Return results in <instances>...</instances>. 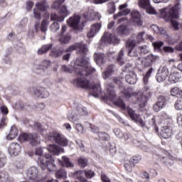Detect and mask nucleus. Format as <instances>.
<instances>
[{
    "instance_id": "obj_61",
    "label": "nucleus",
    "mask_w": 182,
    "mask_h": 182,
    "mask_svg": "<svg viewBox=\"0 0 182 182\" xmlns=\"http://www.w3.org/2000/svg\"><path fill=\"white\" fill-rule=\"evenodd\" d=\"M134 143L136 147H141L144 151H149V148L144 145H142L141 142L135 140L134 141Z\"/></svg>"
},
{
    "instance_id": "obj_7",
    "label": "nucleus",
    "mask_w": 182,
    "mask_h": 182,
    "mask_svg": "<svg viewBox=\"0 0 182 182\" xmlns=\"http://www.w3.org/2000/svg\"><path fill=\"white\" fill-rule=\"evenodd\" d=\"M20 141H28L31 146H38L41 143V137L36 133H23L19 136Z\"/></svg>"
},
{
    "instance_id": "obj_6",
    "label": "nucleus",
    "mask_w": 182,
    "mask_h": 182,
    "mask_svg": "<svg viewBox=\"0 0 182 182\" xmlns=\"http://www.w3.org/2000/svg\"><path fill=\"white\" fill-rule=\"evenodd\" d=\"M155 156L158 158L157 160H159L164 166H166L167 167L170 166H173V157L170 156V154L167 152V151L164 149L159 150Z\"/></svg>"
},
{
    "instance_id": "obj_43",
    "label": "nucleus",
    "mask_w": 182,
    "mask_h": 182,
    "mask_svg": "<svg viewBox=\"0 0 182 182\" xmlns=\"http://www.w3.org/2000/svg\"><path fill=\"white\" fill-rule=\"evenodd\" d=\"M48 26H49V22L46 19H43L41 23L40 30L43 32V33H46L48 31Z\"/></svg>"
},
{
    "instance_id": "obj_26",
    "label": "nucleus",
    "mask_w": 182,
    "mask_h": 182,
    "mask_svg": "<svg viewBox=\"0 0 182 182\" xmlns=\"http://www.w3.org/2000/svg\"><path fill=\"white\" fill-rule=\"evenodd\" d=\"M151 97V92H149L148 95H140L137 98L136 103H138L139 107H144L149 100V98Z\"/></svg>"
},
{
    "instance_id": "obj_20",
    "label": "nucleus",
    "mask_w": 182,
    "mask_h": 182,
    "mask_svg": "<svg viewBox=\"0 0 182 182\" xmlns=\"http://www.w3.org/2000/svg\"><path fill=\"white\" fill-rule=\"evenodd\" d=\"M129 6V4L127 3H124V4H121L119 6V11L114 16V19H117L120 16H126V15H129L130 13V9H126Z\"/></svg>"
},
{
    "instance_id": "obj_23",
    "label": "nucleus",
    "mask_w": 182,
    "mask_h": 182,
    "mask_svg": "<svg viewBox=\"0 0 182 182\" xmlns=\"http://www.w3.org/2000/svg\"><path fill=\"white\" fill-rule=\"evenodd\" d=\"M33 93L37 97L46 99L49 97V92L45 87L33 88Z\"/></svg>"
},
{
    "instance_id": "obj_63",
    "label": "nucleus",
    "mask_w": 182,
    "mask_h": 182,
    "mask_svg": "<svg viewBox=\"0 0 182 182\" xmlns=\"http://www.w3.org/2000/svg\"><path fill=\"white\" fill-rule=\"evenodd\" d=\"M164 107L163 106V105L160 104V102H156L155 105H154L153 106V109L154 110V112H160V110H161V109H163Z\"/></svg>"
},
{
    "instance_id": "obj_33",
    "label": "nucleus",
    "mask_w": 182,
    "mask_h": 182,
    "mask_svg": "<svg viewBox=\"0 0 182 182\" xmlns=\"http://www.w3.org/2000/svg\"><path fill=\"white\" fill-rule=\"evenodd\" d=\"M171 28L173 31L182 32V22L177 20H171Z\"/></svg>"
},
{
    "instance_id": "obj_38",
    "label": "nucleus",
    "mask_w": 182,
    "mask_h": 182,
    "mask_svg": "<svg viewBox=\"0 0 182 182\" xmlns=\"http://www.w3.org/2000/svg\"><path fill=\"white\" fill-rule=\"evenodd\" d=\"M34 127L36 130L38 132V133H41V134L43 136V137H46V134H47L46 129H45L43 127H42V124H41V123L39 122L34 123Z\"/></svg>"
},
{
    "instance_id": "obj_36",
    "label": "nucleus",
    "mask_w": 182,
    "mask_h": 182,
    "mask_svg": "<svg viewBox=\"0 0 182 182\" xmlns=\"http://www.w3.org/2000/svg\"><path fill=\"white\" fill-rule=\"evenodd\" d=\"M115 62H117L119 65H124V48H122L118 53V55L115 59Z\"/></svg>"
},
{
    "instance_id": "obj_40",
    "label": "nucleus",
    "mask_w": 182,
    "mask_h": 182,
    "mask_svg": "<svg viewBox=\"0 0 182 182\" xmlns=\"http://www.w3.org/2000/svg\"><path fill=\"white\" fill-rule=\"evenodd\" d=\"M153 68H151L146 74L144 75L143 77V83L144 85H148L149 84V79H150V76H151V73H153Z\"/></svg>"
},
{
    "instance_id": "obj_55",
    "label": "nucleus",
    "mask_w": 182,
    "mask_h": 182,
    "mask_svg": "<svg viewBox=\"0 0 182 182\" xmlns=\"http://www.w3.org/2000/svg\"><path fill=\"white\" fill-rule=\"evenodd\" d=\"M5 164H6V157L2 152H0V168L4 167Z\"/></svg>"
},
{
    "instance_id": "obj_59",
    "label": "nucleus",
    "mask_w": 182,
    "mask_h": 182,
    "mask_svg": "<svg viewBox=\"0 0 182 182\" xmlns=\"http://www.w3.org/2000/svg\"><path fill=\"white\" fill-rule=\"evenodd\" d=\"M0 176L4 178L1 180L2 182H6L9 180V174H8V172L5 171H0Z\"/></svg>"
},
{
    "instance_id": "obj_42",
    "label": "nucleus",
    "mask_w": 182,
    "mask_h": 182,
    "mask_svg": "<svg viewBox=\"0 0 182 182\" xmlns=\"http://www.w3.org/2000/svg\"><path fill=\"white\" fill-rule=\"evenodd\" d=\"M50 49H52V44L45 45L38 50V55H43V53H46Z\"/></svg>"
},
{
    "instance_id": "obj_39",
    "label": "nucleus",
    "mask_w": 182,
    "mask_h": 182,
    "mask_svg": "<svg viewBox=\"0 0 182 182\" xmlns=\"http://www.w3.org/2000/svg\"><path fill=\"white\" fill-rule=\"evenodd\" d=\"M170 83H177L180 80V74L178 73H171L168 77Z\"/></svg>"
},
{
    "instance_id": "obj_22",
    "label": "nucleus",
    "mask_w": 182,
    "mask_h": 182,
    "mask_svg": "<svg viewBox=\"0 0 182 182\" xmlns=\"http://www.w3.org/2000/svg\"><path fill=\"white\" fill-rule=\"evenodd\" d=\"M90 15L83 14V16L86 21H100L102 16L99 14L97 11H95L93 9L89 10Z\"/></svg>"
},
{
    "instance_id": "obj_17",
    "label": "nucleus",
    "mask_w": 182,
    "mask_h": 182,
    "mask_svg": "<svg viewBox=\"0 0 182 182\" xmlns=\"http://www.w3.org/2000/svg\"><path fill=\"white\" fill-rule=\"evenodd\" d=\"M131 21L135 26H141V25H143L140 13H139L136 10H133L131 11Z\"/></svg>"
},
{
    "instance_id": "obj_49",
    "label": "nucleus",
    "mask_w": 182,
    "mask_h": 182,
    "mask_svg": "<svg viewBox=\"0 0 182 182\" xmlns=\"http://www.w3.org/2000/svg\"><path fill=\"white\" fill-rule=\"evenodd\" d=\"M134 164H133L131 161H129V162L125 163L124 164V167H125V170H127V171H128V173H132V171H133V168L134 167Z\"/></svg>"
},
{
    "instance_id": "obj_19",
    "label": "nucleus",
    "mask_w": 182,
    "mask_h": 182,
    "mask_svg": "<svg viewBox=\"0 0 182 182\" xmlns=\"http://www.w3.org/2000/svg\"><path fill=\"white\" fill-rule=\"evenodd\" d=\"M68 25L73 29L78 30L79 29V23H80V16L74 15L69 18L67 21Z\"/></svg>"
},
{
    "instance_id": "obj_1",
    "label": "nucleus",
    "mask_w": 182,
    "mask_h": 182,
    "mask_svg": "<svg viewBox=\"0 0 182 182\" xmlns=\"http://www.w3.org/2000/svg\"><path fill=\"white\" fill-rule=\"evenodd\" d=\"M74 70L77 76H82V77L75 79L73 80V85L77 86V87H82V89H89L90 84L89 83V80L85 78V76L96 72V69L92 68L87 59L79 57L74 62Z\"/></svg>"
},
{
    "instance_id": "obj_3",
    "label": "nucleus",
    "mask_w": 182,
    "mask_h": 182,
    "mask_svg": "<svg viewBox=\"0 0 182 182\" xmlns=\"http://www.w3.org/2000/svg\"><path fill=\"white\" fill-rule=\"evenodd\" d=\"M180 4H176L168 11L166 9L159 10V14L165 21H173V19H178L180 18Z\"/></svg>"
},
{
    "instance_id": "obj_31",
    "label": "nucleus",
    "mask_w": 182,
    "mask_h": 182,
    "mask_svg": "<svg viewBox=\"0 0 182 182\" xmlns=\"http://www.w3.org/2000/svg\"><path fill=\"white\" fill-rule=\"evenodd\" d=\"M18 133L19 131L18 130L16 126L13 125L6 136L7 140H14V139H16L18 136Z\"/></svg>"
},
{
    "instance_id": "obj_46",
    "label": "nucleus",
    "mask_w": 182,
    "mask_h": 182,
    "mask_svg": "<svg viewBox=\"0 0 182 182\" xmlns=\"http://www.w3.org/2000/svg\"><path fill=\"white\" fill-rule=\"evenodd\" d=\"M138 5L140 8L146 9L148 6H150V0H139Z\"/></svg>"
},
{
    "instance_id": "obj_51",
    "label": "nucleus",
    "mask_w": 182,
    "mask_h": 182,
    "mask_svg": "<svg viewBox=\"0 0 182 182\" xmlns=\"http://www.w3.org/2000/svg\"><path fill=\"white\" fill-rule=\"evenodd\" d=\"M129 161H131L134 166L137 164V163H140L141 161V156L140 155H136L133 156Z\"/></svg>"
},
{
    "instance_id": "obj_34",
    "label": "nucleus",
    "mask_w": 182,
    "mask_h": 182,
    "mask_svg": "<svg viewBox=\"0 0 182 182\" xmlns=\"http://www.w3.org/2000/svg\"><path fill=\"white\" fill-rule=\"evenodd\" d=\"M36 7L38 11H41V12H45V11H46V9L49 8V5H48L46 0H42L41 1L36 4Z\"/></svg>"
},
{
    "instance_id": "obj_54",
    "label": "nucleus",
    "mask_w": 182,
    "mask_h": 182,
    "mask_svg": "<svg viewBox=\"0 0 182 182\" xmlns=\"http://www.w3.org/2000/svg\"><path fill=\"white\" fill-rule=\"evenodd\" d=\"M28 25V18H23L18 24L20 29H25Z\"/></svg>"
},
{
    "instance_id": "obj_15",
    "label": "nucleus",
    "mask_w": 182,
    "mask_h": 182,
    "mask_svg": "<svg viewBox=\"0 0 182 182\" xmlns=\"http://www.w3.org/2000/svg\"><path fill=\"white\" fill-rule=\"evenodd\" d=\"M122 78L120 77L113 78L114 83H115V85H118L121 93H123L127 99L129 97H132L133 94L129 92V90H125L124 86H123V83L122 82Z\"/></svg>"
},
{
    "instance_id": "obj_18",
    "label": "nucleus",
    "mask_w": 182,
    "mask_h": 182,
    "mask_svg": "<svg viewBox=\"0 0 182 182\" xmlns=\"http://www.w3.org/2000/svg\"><path fill=\"white\" fill-rule=\"evenodd\" d=\"M102 24L99 23L91 25L90 29L87 34V38H89L90 39L92 38H95V36H96L99 33V32H100Z\"/></svg>"
},
{
    "instance_id": "obj_35",
    "label": "nucleus",
    "mask_w": 182,
    "mask_h": 182,
    "mask_svg": "<svg viewBox=\"0 0 182 182\" xmlns=\"http://www.w3.org/2000/svg\"><path fill=\"white\" fill-rule=\"evenodd\" d=\"M59 162L63 167L69 168L73 167L74 166L73 163H72V161H70V159L66 156H62V161L59 160Z\"/></svg>"
},
{
    "instance_id": "obj_48",
    "label": "nucleus",
    "mask_w": 182,
    "mask_h": 182,
    "mask_svg": "<svg viewBox=\"0 0 182 182\" xmlns=\"http://www.w3.org/2000/svg\"><path fill=\"white\" fill-rule=\"evenodd\" d=\"M167 100H168V97H164V95H160L158 97V103H159L160 105H162L164 107L167 104Z\"/></svg>"
},
{
    "instance_id": "obj_60",
    "label": "nucleus",
    "mask_w": 182,
    "mask_h": 182,
    "mask_svg": "<svg viewBox=\"0 0 182 182\" xmlns=\"http://www.w3.org/2000/svg\"><path fill=\"white\" fill-rule=\"evenodd\" d=\"M175 109L176 110H182V97H180L175 102Z\"/></svg>"
},
{
    "instance_id": "obj_2",
    "label": "nucleus",
    "mask_w": 182,
    "mask_h": 182,
    "mask_svg": "<svg viewBox=\"0 0 182 182\" xmlns=\"http://www.w3.org/2000/svg\"><path fill=\"white\" fill-rule=\"evenodd\" d=\"M105 87L107 90L105 92L104 99H106V100H110L111 102H114V105H115V106H117L118 107H120L122 110H127L130 119H132L133 122H135V123L139 124L141 127H144V126H146V123L143 121L141 117H140V115L136 113V111L133 110V109L130 107L126 108V104H124L122 99H119L115 101L116 91L114 90V86H113V84H107L105 85Z\"/></svg>"
},
{
    "instance_id": "obj_9",
    "label": "nucleus",
    "mask_w": 182,
    "mask_h": 182,
    "mask_svg": "<svg viewBox=\"0 0 182 182\" xmlns=\"http://www.w3.org/2000/svg\"><path fill=\"white\" fill-rule=\"evenodd\" d=\"M59 9V15L60 16H58V14L53 13L51 14L50 16V19L51 21H57L58 22H63V21H65V18H66V16H68V15L69 14V11L68 10V7H66V6L65 5H61L60 6Z\"/></svg>"
},
{
    "instance_id": "obj_44",
    "label": "nucleus",
    "mask_w": 182,
    "mask_h": 182,
    "mask_svg": "<svg viewBox=\"0 0 182 182\" xmlns=\"http://www.w3.org/2000/svg\"><path fill=\"white\" fill-rule=\"evenodd\" d=\"M35 154L36 156H38V161H37L38 164H39V161L41 157L43 160H45V156H43V150H42V148H36Z\"/></svg>"
},
{
    "instance_id": "obj_10",
    "label": "nucleus",
    "mask_w": 182,
    "mask_h": 182,
    "mask_svg": "<svg viewBox=\"0 0 182 182\" xmlns=\"http://www.w3.org/2000/svg\"><path fill=\"white\" fill-rule=\"evenodd\" d=\"M78 48V54L81 56H86L87 55L88 49L87 46L83 43H80L76 45H72L68 47L67 49L64 50V52H73V50H76Z\"/></svg>"
},
{
    "instance_id": "obj_32",
    "label": "nucleus",
    "mask_w": 182,
    "mask_h": 182,
    "mask_svg": "<svg viewBox=\"0 0 182 182\" xmlns=\"http://www.w3.org/2000/svg\"><path fill=\"white\" fill-rule=\"evenodd\" d=\"M94 60L97 65L100 66V65H103L105 62H106V56L103 53H95L94 54Z\"/></svg>"
},
{
    "instance_id": "obj_30",
    "label": "nucleus",
    "mask_w": 182,
    "mask_h": 182,
    "mask_svg": "<svg viewBox=\"0 0 182 182\" xmlns=\"http://www.w3.org/2000/svg\"><path fill=\"white\" fill-rule=\"evenodd\" d=\"M126 82L129 85H136L137 82V75L134 72L130 71L129 73L125 76Z\"/></svg>"
},
{
    "instance_id": "obj_25",
    "label": "nucleus",
    "mask_w": 182,
    "mask_h": 182,
    "mask_svg": "<svg viewBox=\"0 0 182 182\" xmlns=\"http://www.w3.org/2000/svg\"><path fill=\"white\" fill-rule=\"evenodd\" d=\"M132 29L127 26L121 25L117 28V32L119 36H129Z\"/></svg>"
},
{
    "instance_id": "obj_29",
    "label": "nucleus",
    "mask_w": 182,
    "mask_h": 182,
    "mask_svg": "<svg viewBox=\"0 0 182 182\" xmlns=\"http://www.w3.org/2000/svg\"><path fill=\"white\" fill-rule=\"evenodd\" d=\"M90 94L94 97H99V95H102V88L100 87V84L97 83L92 85L90 91Z\"/></svg>"
},
{
    "instance_id": "obj_5",
    "label": "nucleus",
    "mask_w": 182,
    "mask_h": 182,
    "mask_svg": "<svg viewBox=\"0 0 182 182\" xmlns=\"http://www.w3.org/2000/svg\"><path fill=\"white\" fill-rule=\"evenodd\" d=\"M87 110H86V107H82V105H78L76 111L71 112L68 114V118L70 122L75 123V122H79L82 116H87Z\"/></svg>"
},
{
    "instance_id": "obj_28",
    "label": "nucleus",
    "mask_w": 182,
    "mask_h": 182,
    "mask_svg": "<svg viewBox=\"0 0 182 182\" xmlns=\"http://www.w3.org/2000/svg\"><path fill=\"white\" fill-rule=\"evenodd\" d=\"M171 129L168 126H164L161 128L160 136L162 139H170L171 137Z\"/></svg>"
},
{
    "instance_id": "obj_53",
    "label": "nucleus",
    "mask_w": 182,
    "mask_h": 182,
    "mask_svg": "<svg viewBox=\"0 0 182 182\" xmlns=\"http://www.w3.org/2000/svg\"><path fill=\"white\" fill-rule=\"evenodd\" d=\"M50 29L53 32H58V31L60 29V25H59V23L54 21L53 23L51 24Z\"/></svg>"
},
{
    "instance_id": "obj_47",
    "label": "nucleus",
    "mask_w": 182,
    "mask_h": 182,
    "mask_svg": "<svg viewBox=\"0 0 182 182\" xmlns=\"http://www.w3.org/2000/svg\"><path fill=\"white\" fill-rule=\"evenodd\" d=\"M171 95L172 96H182V90L178 87H174L171 90Z\"/></svg>"
},
{
    "instance_id": "obj_57",
    "label": "nucleus",
    "mask_w": 182,
    "mask_h": 182,
    "mask_svg": "<svg viewBox=\"0 0 182 182\" xmlns=\"http://www.w3.org/2000/svg\"><path fill=\"white\" fill-rule=\"evenodd\" d=\"M98 137L100 140L107 141L109 140V134L105 132H98Z\"/></svg>"
},
{
    "instance_id": "obj_14",
    "label": "nucleus",
    "mask_w": 182,
    "mask_h": 182,
    "mask_svg": "<svg viewBox=\"0 0 182 182\" xmlns=\"http://www.w3.org/2000/svg\"><path fill=\"white\" fill-rule=\"evenodd\" d=\"M159 59L160 58L159 57V55L150 54L141 60V64L144 68H149V66H151V65H153L154 62H157L158 60H159Z\"/></svg>"
},
{
    "instance_id": "obj_8",
    "label": "nucleus",
    "mask_w": 182,
    "mask_h": 182,
    "mask_svg": "<svg viewBox=\"0 0 182 182\" xmlns=\"http://www.w3.org/2000/svg\"><path fill=\"white\" fill-rule=\"evenodd\" d=\"M48 139L52 141H55L60 146H66L69 144V141L62 134L57 132H50L48 135Z\"/></svg>"
},
{
    "instance_id": "obj_13",
    "label": "nucleus",
    "mask_w": 182,
    "mask_h": 182,
    "mask_svg": "<svg viewBox=\"0 0 182 182\" xmlns=\"http://www.w3.org/2000/svg\"><path fill=\"white\" fill-rule=\"evenodd\" d=\"M101 41L102 42L109 43V45H117V43L120 42V39L109 32H105L104 36L102 37Z\"/></svg>"
},
{
    "instance_id": "obj_21",
    "label": "nucleus",
    "mask_w": 182,
    "mask_h": 182,
    "mask_svg": "<svg viewBox=\"0 0 182 182\" xmlns=\"http://www.w3.org/2000/svg\"><path fill=\"white\" fill-rule=\"evenodd\" d=\"M8 150L11 156H16L22 151V147L18 143H11Z\"/></svg>"
},
{
    "instance_id": "obj_41",
    "label": "nucleus",
    "mask_w": 182,
    "mask_h": 182,
    "mask_svg": "<svg viewBox=\"0 0 182 182\" xmlns=\"http://www.w3.org/2000/svg\"><path fill=\"white\" fill-rule=\"evenodd\" d=\"M151 28L155 33H160V35H166V30L163 28H160L156 25H152L151 26Z\"/></svg>"
},
{
    "instance_id": "obj_4",
    "label": "nucleus",
    "mask_w": 182,
    "mask_h": 182,
    "mask_svg": "<svg viewBox=\"0 0 182 182\" xmlns=\"http://www.w3.org/2000/svg\"><path fill=\"white\" fill-rule=\"evenodd\" d=\"M38 166H40L42 170H46V168H48L49 171H55V170H56L55 159H53V158H52V155L49 154L45 155V159L42 157L40 158Z\"/></svg>"
},
{
    "instance_id": "obj_56",
    "label": "nucleus",
    "mask_w": 182,
    "mask_h": 182,
    "mask_svg": "<svg viewBox=\"0 0 182 182\" xmlns=\"http://www.w3.org/2000/svg\"><path fill=\"white\" fill-rule=\"evenodd\" d=\"M63 2H65V0H57L52 5L53 9H59Z\"/></svg>"
},
{
    "instance_id": "obj_58",
    "label": "nucleus",
    "mask_w": 182,
    "mask_h": 182,
    "mask_svg": "<svg viewBox=\"0 0 182 182\" xmlns=\"http://www.w3.org/2000/svg\"><path fill=\"white\" fill-rule=\"evenodd\" d=\"M78 164L80 167L85 168L87 166V159L85 158H80L78 159Z\"/></svg>"
},
{
    "instance_id": "obj_16",
    "label": "nucleus",
    "mask_w": 182,
    "mask_h": 182,
    "mask_svg": "<svg viewBox=\"0 0 182 182\" xmlns=\"http://www.w3.org/2000/svg\"><path fill=\"white\" fill-rule=\"evenodd\" d=\"M167 76H168V69L167 67H161L158 70L156 79L159 83H161L167 79Z\"/></svg>"
},
{
    "instance_id": "obj_27",
    "label": "nucleus",
    "mask_w": 182,
    "mask_h": 182,
    "mask_svg": "<svg viewBox=\"0 0 182 182\" xmlns=\"http://www.w3.org/2000/svg\"><path fill=\"white\" fill-rule=\"evenodd\" d=\"M150 39V41H153V37H151V36H148L147 34H146V32L142 31V32H139L136 36V45H137V43H141L143 42H144V41H146V39Z\"/></svg>"
},
{
    "instance_id": "obj_37",
    "label": "nucleus",
    "mask_w": 182,
    "mask_h": 182,
    "mask_svg": "<svg viewBox=\"0 0 182 182\" xmlns=\"http://www.w3.org/2000/svg\"><path fill=\"white\" fill-rule=\"evenodd\" d=\"M113 69H114V65H109L107 68V70L102 73V76L103 79H109V77H110V76H112L113 74Z\"/></svg>"
},
{
    "instance_id": "obj_64",
    "label": "nucleus",
    "mask_w": 182,
    "mask_h": 182,
    "mask_svg": "<svg viewBox=\"0 0 182 182\" xmlns=\"http://www.w3.org/2000/svg\"><path fill=\"white\" fill-rule=\"evenodd\" d=\"M15 108L18 110H23L25 109V104L21 101L16 102Z\"/></svg>"
},
{
    "instance_id": "obj_11",
    "label": "nucleus",
    "mask_w": 182,
    "mask_h": 182,
    "mask_svg": "<svg viewBox=\"0 0 182 182\" xmlns=\"http://www.w3.org/2000/svg\"><path fill=\"white\" fill-rule=\"evenodd\" d=\"M50 65V60H43L36 68L37 73L41 76H48L49 75L48 69H49Z\"/></svg>"
},
{
    "instance_id": "obj_24",
    "label": "nucleus",
    "mask_w": 182,
    "mask_h": 182,
    "mask_svg": "<svg viewBox=\"0 0 182 182\" xmlns=\"http://www.w3.org/2000/svg\"><path fill=\"white\" fill-rule=\"evenodd\" d=\"M47 150L53 154V156H58L60 153H63L64 149L63 148L56 145V144H50L47 147Z\"/></svg>"
},
{
    "instance_id": "obj_45",
    "label": "nucleus",
    "mask_w": 182,
    "mask_h": 182,
    "mask_svg": "<svg viewBox=\"0 0 182 182\" xmlns=\"http://www.w3.org/2000/svg\"><path fill=\"white\" fill-rule=\"evenodd\" d=\"M50 56L53 58H59L63 55V51L60 49H53L50 53Z\"/></svg>"
},
{
    "instance_id": "obj_62",
    "label": "nucleus",
    "mask_w": 182,
    "mask_h": 182,
    "mask_svg": "<svg viewBox=\"0 0 182 182\" xmlns=\"http://www.w3.org/2000/svg\"><path fill=\"white\" fill-rule=\"evenodd\" d=\"M84 174H85V177L87 178H93L95 176V171L92 170L84 171Z\"/></svg>"
},
{
    "instance_id": "obj_50",
    "label": "nucleus",
    "mask_w": 182,
    "mask_h": 182,
    "mask_svg": "<svg viewBox=\"0 0 182 182\" xmlns=\"http://www.w3.org/2000/svg\"><path fill=\"white\" fill-rule=\"evenodd\" d=\"M57 178H66V172L63 169L58 171L55 173Z\"/></svg>"
},
{
    "instance_id": "obj_12",
    "label": "nucleus",
    "mask_w": 182,
    "mask_h": 182,
    "mask_svg": "<svg viewBox=\"0 0 182 182\" xmlns=\"http://www.w3.org/2000/svg\"><path fill=\"white\" fill-rule=\"evenodd\" d=\"M126 46L128 48V56L131 58H137L139 56L137 50L134 48L136 47V41L134 39L129 38L127 41Z\"/></svg>"
},
{
    "instance_id": "obj_52",
    "label": "nucleus",
    "mask_w": 182,
    "mask_h": 182,
    "mask_svg": "<svg viewBox=\"0 0 182 182\" xmlns=\"http://www.w3.org/2000/svg\"><path fill=\"white\" fill-rule=\"evenodd\" d=\"M71 37L70 35L66 34L65 36H62L61 38H60V42L62 43L66 44L69 43L70 41Z\"/></svg>"
}]
</instances>
